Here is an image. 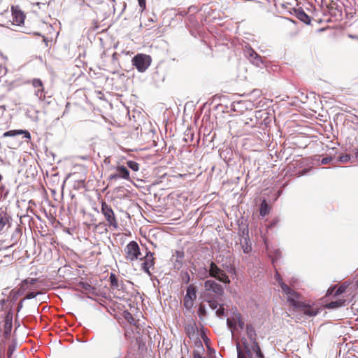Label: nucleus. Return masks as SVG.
I'll return each instance as SVG.
<instances>
[{"label": "nucleus", "instance_id": "nucleus-1", "mask_svg": "<svg viewBox=\"0 0 358 358\" xmlns=\"http://www.w3.org/2000/svg\"><path fill=\"white\" fill-rule=\"evenodd\" d=\"M254 125L241 117L234 118L229 122V131L233 136L248 135Z\"/></svg>", "mask_w": 358, "mask_h": 358}, {"label": "nucleus", "instance_id": "nucleus-2", "mask_svg": "<svg viewBox=\"0 0 358 358\" xmlns=\"http://www.w3.org/2000/svg\"><path fill=\"white\" fill-rule=\"evenodd\" d=\"M101 212L105 217L107 225L109 227L117 229L118 222L115 214L110 206L105 201H101Z\"/></svg>", "mask_w": 358, "mask_h": 358}, {"label": "nucleus", "instance_id": "nucleus-3", "mask_svg": "<svg viewBox=\"0 0 358 358\" xmlns=\"http://www.w3.org/2000/svg\"><path fill=\"white\" fill-rule=\"evenodd\" d=\"M282 292L287 296V302L294 310L300 306V294L289 287L286 284L282 285Z\"/></svg>", "mask_w": 358, "mask_h": 358}, {"label": "nucleus", "instance_id": "nucleus-4", "mask_svg": "<svg viewBox=\"0 0 358 358\" xmlns=\"http://www.w3.org/2000/svg\"><path fill=\"white\" fill-rule=\"evenodd\" d=\"M208 272L210 277L214 278L224 284L231 283V280L226 272L218 267L214 262H211L210 263Z\"/></svg>", "mask_w": 358, "mask_h": 358}, {"label": "nucleus", "instance_id": "nucleus-5", "mask_svg": "<svg viewBox=\"0 0 358 358\" xmlns=\"http://www.w3.org/2000/svg\"><path fill=\"white\" fill-rule=\"evenodd\" d=\"M151 57L145 54H138L132 59V64L139 72H144L151 64Z\"/></svg>", "mask_w": 358, "mask_h": 358}, {"label": "nucleus", "instance_id": "nucleus-6", "mask_svg": "<svg viewBox=\"0 0 358 358\" xmlns=\"http://www.w3.org/2000/svg\"><path fill=\"white\" fill-rule=\"evenodd\" d=\"M125 259L130 262L139 259L141 255L140 248L136 241L129 242L124 248Z\"/></svg>", "mask_w": 358, "mask_h": 358}, {"label": "nucleus", "instance_id": "nucleus-7", "mask_svg": "<svg viewBox=\"0 0 358 358\" xmlns=\"http://www.w3.org/2000/svg\"><path fill=\"white\" fill-rule=\"evenodd\" d=\"M196 299V287L192 284L189 285L187 288L186 294L184 297L183 304L184 306L187 309H191L193 306L194 301Z\"/></svg>", "mask_w": 358, "mask_h": 358}, {"label": "nucleus", "instance_id": "nucleus-8", "mask_svg": "<svg viewBox=\"0 0 358 358\" xmlns=\"http://www.w3.org/2000/svg\"><path fill=\"white\" fill-rule=\"evenodd\" d=\"M139 260L143 261V263L141 264L143 271L150 276L151 272L150 269L153 268L155 264L154 253L150 251H148L145 257H140Z\"/></svg>", "mask_w": 358, "mask_h": 358}, {"label": "nucleus", "instance_id": "nucleus-9", "mask_svg": "<svg viewBox=\"0 0 358 358\" xmlns=\"http://www.w3.org/2000/svg\"><path fill=\"white\" fill-rule=\"evenodd\" d=\"M227 323L228 327L231 329L232 333L236 329L237 326L240 329H243L245 325L241 314L238 312L234 313L233 315L227 320Z\"/></svg>", "mask_w": 358, "mask_h": 358}, {"label": "nucleus", "instance_id": "nucleus-10", "mask_svg": "<svg viewBox=\"0 0 358 358\" xmlns=\"http://www.w3.org/2000/svg\"><path fill=\"white\" fill-rule=\"evenodd\" d=\"M204 287L206 291L213 292L217 296H222L224 294L223 287L213 280H207L205 281Z\"/></svg>", "mask_w": 358, "mask_h": 358}, {"label": "nucleus", "instance_id": "nucleus-11", "mask_svg": "<svg viewBox=\"0 0 358 358\" xmlns=\"http://www.w3.org/2000/svg\"><path fill=\"white\" fill-rule=\"evenodd\" d=\"M32 86L36 89L34 94L40 99L44 100L45 98L43 84L41 80L34 78L31 80Z\"/></svg>", "mask_w": 358, "mask_h": 358}, {"label": "nucleus", "instance_id": "nucleus-12", "mask_svg": "<svg viewBox=\"0 0 358 358\" xmlns=\"http://www.w3.org/2000/svg\"><path fill=\"white\" fill-rule=\"evenodd\" d=\"M10 216L4 210L0 209V233L5 232L10 227Z\"/></svg>", "mask_w": 358, "mask_h": 358}, {"label": "nucleus", "instance_id": "nucleus-13", "mask_svg": "<svg viewBox=\"0 0 358 358\" xmlns=\"http://www.w3.org/2000/svg\"><path fill=\"white\" fill-rule=\"evenodd\" d=\"M245 52L249 60L256 66H259L263 63L261 56H259L252 48H248L245 50Z\"/></svg>", "mask_w": 358, "mask_h": 358}, {"label": "nucleus", "instance_id": "nucleus-14", "mask_svg": "<svg viewBox=\"0 0 358 358\" xmlns=\"http://www.w3.org/2000/svg\"><path fill=\"white\" fill-rule=\"evenodd\" d=\"M116 171L117 173L110 176V178H123L124 180H130L129 172L125 166L122 165H118L116 167Z\"/></svg>", "mask_w": 358, "mask_h": 358}, {"label": "nucleus", "instance_id": "nucleus-15", "mask_svg": "<svg viewBox=\"0 0 358 358\" xmlns=\"http://www.w3.org/2000/svg\"><path fill=\"white\" fill-rule=\"evenodd\" d=\"M300 304L301 305L299 306L298 308L295 309L294 310H300L304 315L308 316H315L318 313V310L314 308L313 306L306 304L302 301H301Z\"/></svg>", "mask_w": 358, "mask_h": 358}, {"label": "nucleus", "instance_id": "nucleus-16", "mask_svg": "<svg viewBox=\"0 0 358 358\" xmlns=\"http://www.w3.org/2000/svg\"><path fill=\"white\" fill-rule=\"evenodd\" d=\"M13 321V313L11 312V308H10L9 311L8 312L5 320H4V326H3V334L6 338H8L12 330V324Z\"/></svg>", "mask_w": 358, "mask_h": 358}, {"label": "nucleus", "instance_id": "nucleus-17", "mask_svg": "<svg viewBox=\"0 0 358 358\" xmlns=\"http://www.w3.org/2000/svg\"><path fill=\"white\" fill-rule=\"evenodd\" d=\"M16 135H22V138H25V141L29 142L31 140V134L27 130L17 129L10 130L3 134V137L15 136Z\"/></svg>", "mask_w": 358, "mask_h": 358}, {"label": "nucleus", "instance_id": "nucleus-18", "mask_svg": "<svg viewBox=\"0 0 358 358\" xmlns=\"http://www.w3.org/2000/svg\"><path fill=\"white\" fill-rule=\"evenodd\" d=\"M248 356L250 358H264L260 347L257 342L252 344L251 349L248 350Z\"/></svg>", "mask_w": 358, "mask_h": 358}, {"label": "nucleus", "instance_id": "nucleus-19", "mask_svg": "<svg viewBox=\"0 0 358 358\" xmlns=\"http://www.w3.org/2000/svg\"><path fill=\"white\" fill-rule=\"evenodd\" d=\"M13 23L17 25H20L24 22L25 15L24 13L19 10L13 9Z\"/></svg>", "mask_w": 358, "mask_h": 358}, {"label": "nucleus", "instance_id": "nucleus-20", "mask_svg": "<svg viewBox=\"0 0 358 358\" xmlns=\"http://www.w3.org/2000/svg\"><path fill=\"white\" fill-rule=\"evenodd\" d=\"M240 244L244 253L249 254L251 252L252 246L248 235L241 239Z\"/></svg>", "mask_w": 358, "mask_h": 358}, {"label": "nucleus", "instance_id": "nucleus-21", "mask_svg": "<svg viewBox=\"0 0 358 358\" xmlns=\"http://www.w3.org/2000/svg\"><path fill=\"white\" fill-rule=\"evenodd\" d=\"M197 327L194 322H189L185 327V331L189 338H194L196 336Z\"/></svg>", "mask_w": 358, "mask_h": 358}, {"label": "nucleus", "instance_id": "nucleus-22", "mask_svg": "<svg viewBox=\"0 0 358 358\" xmlns=\"http://www.w3.org/2000/svg\"><path fill=\"white\" fill-rule=\"evenodd\" d=\"M78 286L83 289L87 293L94 294L96 289L87 282H80Z\"/></svg>", "mask_w": 358, "mask_h": 358}, {"label": "nucleus", "instance_id": "nucleus-23", "mask_svg": "<svg viewBox=\"0 0 358 358\" xmlns=\"http://www.w3.org/2000/svg\"><path fill=\"white\" fill-rule=\"evenodd\" d=\"M345 300L339 299L335 301H331L325 305V308L328 309L337 308L345 306Z\"/></svg>", "mask_w": 358, "mask_h": 358}, {"label": "nucleus", "instance_id": "nucleus-24", "mask_svg": "<svg viewBox=\"0 0 358 358\" xmlns=\"http://www.w3.org/2000/svg\"><path fill=\"white\" fill-rule=\"evenodd\" d=\"M246 333L248 335V337L250 338L251 341H252V343L254 342H256V333L254 327L252 324H247L246 325Z\"/></svg>", "mask_w": 358, "mask_h": 358}, {"label": "nucleus", "instance_id": "nucleus-25", "mask_svg": "<svg viewBox=\"0 0 358 358\" xmlns=\"http://www.w3.org/2000/svg\"><path fill=\"white\" fill-rule=\"evenodd\" d=\"M296 17L299 20L303 22L306 24H309L310 22L309 16L303 11L299 10L296 13Z\"/></svg>", "mask_w": 358, "mask_h": 358}, {"label": "nucleus", "instance_id": "nucleus-26", "mask_svg": "<svg viewBox=\"0 0 358 358\" xmlns=\"http://www.w3.org/2000/svg\"><path fill=\"white\" fill-rule=\"evenodd\" d=\"M270 208L266 200H264L261 204L259 209V214L262 216H265L269 213Z\"/></svg>", "mask_w": 358, "mask_h": 358}, {"label": "nucleus", "instance_id": "nucleus-27", "mask_svg": "<svg viewBox=\"0 0 358 358\" xmlns=\"http://www.w3.org/2000/svg\"><path fill=\"white\" fill-rule=\"evenodd\" d=\"M109 280H110V286L112 287L118 288V287H119L118 280H117L115 274L111 273L110 275Z\"/></svg>", "mask_w": 358, "mask_h": 358}, {"label": "nucleus", "instance_id": "nucleus-28", "mask_svg": "<svg viewBox=\"0 0 358 358\" xmlns=\"http://www.w3.org/2000/svg\"><path fill=\"white\" fill-rule=\"evenodd\" d=\"M348 284H347L346 282H344L343 283L336 291H335V293H334V296H338V295H341V294L345 292L348 287Z\"/></svg>", "mask_w": 358, "mask_h": 358}, {"label": "nucleus", "instance_id": "nucleus-29", "mask_svg": "<svg viewBox=\"0 0 358 358\" xmlns=\"http://www.w3.org/2000/svg\"><path fill=\"white\" fill-rule=\"evenodd\" d=\"M124 317L131 324H135L136 320H135L134 316L132 315V314H131L128 311H125L124 313Z\"/></svg>", "mask_w": 358, "mask_h": 358}, {"label": "nucleus", "instance_id": "nucleus-30", "mask_svg": "<svg viewBox=\"0 0 358 358\" xmlns=\"http://www.w3.org/2000/svg\"><path fill=\"white\" fill-rule=\"evenodd\" d=\"M127 166L129 169H131L134 171H138L139 170V164L134 161H128Z\"/></svg>", "mask_w": 358, "mask_h": 358}, {"label": "nucleus", "instance_id": "nucleus-31", "mask_svg": "<svg viewBox=\"0 0 358 358\" xmlns=\"http://www.w3.org/2000/svg\"><path fill=\"white\" fill-rule=\"evenodd\" d=\"M19 295L20 294L17 292V291L16 290V289H13L10 291L9 296L8 297V300L15 301L17 299Z\"/></svg>", "mask_w": 358, "mask_h": 358}, {"label": "nucleus", "instance_id": "nucleus-32", "mask_svg": "<svg viewBox=\"0 0 358 358\" xmlns=\"http://www.w3.org/2000/svg\"><path fill=\"white\" fill-rule=\"evenodd\" d=\"M28 289V286L27 284H24V280L21 282L19 285V288L16 289L20 295L22 294L27 289Z\"/></svg>", "mask_w": 358, "mask_h": 358}, {"label": "nucleus", "instance_id": "nucleus-33", "mask_svg": "<svg viewBox=\"0 0 358 358\" xmlns=\"http://www.w3.org/2000/svg\"><path fill=\"white\" fill-rule=\"evenodd\" d=\"M198 314L200 317H204L206 314L205 306L202 304L200 305L198 310Z\"/></svg>", "mask_w": 358, "mask_h": 358}, {"label": "nucleus", "instance_id": "nucleus-34", "mask_svg": "<svg viewBox=\"0 0 358 358\" xmlns=\"http://www.w3.org/2000/svg\"><path fill=\"white\" fill-rule=\"evenodd\" d=\"M216 315L218 317H222L224 315V308L223 305H220L219 308L216 310Z\"/></svg>", "mask_w": 358, "mask_h": 358}, {"label": "nucleus", "instance_id": "nucleus-35", "mask_svg": "<svg viewBox=\"0 0 358 358\" xmlns=\"http://www.w3.org/2000/svg\"><path fill=\"white\" fill-rule=\"evenodd\" d=\"M23 280H24V284H27V285L29 284L31 285H35L36 283V282L38 281V280L36 278H27Z\"/></svg>", "mask_w": 358, "mask_h": 358}, {"label": "nucleus", "instance_id": "nucleus-36", "mask_svg": "<svg viewBox=\"0 0 358 358\" xmlns=\"http://www.w3.org/2000/svg\"><path fill=\"white\" fill-rule=\"evenodd\" d=\"M275 278L276 281L278 282V285H280V288L282 289V285L285 283L283 282L282 279L278 273H276Z\"/></svg>", "mask_w": 358, "mask_h": 358}, {"label": "nucleus", "instance_id": "nucleus-37", "mask_svg": "<svg viewBox=\"0 0 358 358\" xmlns=\"http://www.w3.org/2000/svg\"><path fill=\"white\" fill-rule=\"evenodd\" d=\"M139 6L141 8V11H143L146 8V0H138Z\"/></svg>", "mask_w": 358, "mask_h": 358}, {"label": "nucleus", "instance_id": "nucleus-38", "mask_svg": "<svg viewBox=\"0 0 358 358\" xmlns=\"http://www.w3.org/2000/svg\"><path fill=\"white\" fill-rule=\"evenodd\" d=\"M336 287V285L329 287L327 292V296H331V295L334 296V293H335L334 291H335Z\"/></svg>", "mask_w": 358, "mask_h": 358}, {"label": "nucleus", "instance_id": "nucleus-39", "mask_svg": "<svg viewBox=\"0 0 358 358\" xmlns=\"http://www.w3.org/2000/svg\"><path fill=\"white\" fill-rule=\"evenodd\" d=\"M38 294V292H29L26 295L25 299H31L36 297Z\"/></svg>", "mask_w": 358, "mask_h": 358}, {"label": "nucleus", "instance_id": "nucleus-40", "mask_svg": "<svg viewBox=\"0 0 358 358\" xmlns=\"http://www.w3.org/2000/svg\"><path fill=\"white\" fill-rule=\"evenodd\" d=\"M208 303H209V306L210 307V308H212L213 310L216 309L218 306V303L216 301H209Z\"/></svg>", "mask_w": 358, "mask_h": 358}, {"label": "nucleus", "instance_id": "nucleus-41", "mask_svg": "<svg viewBox=\"0 0 358 358\" xmlns=\"http://www.w3.org/2000/svg\"><path fill=\"white\" fill-rule=\"evenodd\" d=\"M15 350V347L13 345H9L7 351V356L10 358L12 356V354Z\"/></svg>", "mask_w": 358, "mask_h": 358}, {"label": "nucleus", "instance_id": "nucleus-42", "mask_svg": "<svg viewBox=\"0 0 358 358\" xmlns=\"http://www.w3.org/2000/svg\"><path fill=\"white\" fill-rule=\"evenodd\" d=\"M237 351H238V358H245L243 355V352L241 350L239 344L237 345Z\"/></svg>", "mask_w": 358, "mask_h": 358}, {"label": "nucleus", "instance_id": "nucleus-43", "mask_svg": "<svg viewBox=\"0 0 358 358\" xmlns=\"http://www.w3.org/2000/svg\"><path fill=\"white\" fill-rule=\"evenodd\" d=\"M227 271L229 273H236V268L234 265H230V266H227Z\"/></svg>", "mask_w": 358, "mask_h": 358}, {"label": "nucleus", "instance_id": "nucleus-44", "mask_svg": "<svg viewBox=\"0 0 358 358\" xmlns=\"http://www.w3.org/2000/svg\"><path fill=\"white\" fill-rule=\"evenodd\" d=\"M193 358H205L203 357L199 352L194 351L193 352Z\"/></svg>", "mask_w": 358, "mask_h": 358}, {"label": "nucleus", "instance_id": "nucleus-45", "mask_svg": "<svg viewBox=\"0 0 358 358\" xmlns=\"http://www.w3.org/2000/svg\"><path fill=\"white\" fill-rule=\"evenodd\" d=\"M333 159L334 158H322V159L321 161V164H327Z\"/></svg>", "mask_w": 358, "mask_h": 358}, {"label": "nucleus", "instance_id": "nucleus-46", "mask_svg": "<svg viewBox=\"0 0 358 358\" xmlns=\"http://www.w3.org/2000/svg\"><path fill=\"white\" fill-rule=\"evenodd\" d=\"M22 302H23V300H22L19 304H18V307H17V311H20V308H22Z\"/></svg>", "mask_w": 358, "mask_h": 358}, {"label": "nucleus", "instance_id": "nucleus-47", "mask_svg": "<svg viewBox=\"0 0 358 358\" xmlns=\"http://www.w3.org/2000/svg\"><path fill=\"white\" fill-rule=\"evenodd\" d=\"M348 159L349 158H343V157L339 158L340 162H348Z\"/></svg>", "mask_w": 358, "mask_h": 358}, {"label": "nucleus", "instance_id": "nucleus-48", "mask_svg": "<svg viewBox=\"0 0 358 358\" xmlns=\"http://www.w3.org/2000/svg\"><path fill=\"white\" fill-rule=\"evenodd\" d=\"M6 303V300L5 299H1V301H0V304H1L2 306Z\"/></svg>", "mask_w": 358, "mask_h": 358}, {"label": "nucleus", "instance_id": "nucleus-49", "mask_svg": "<svg viewBox=\"0 0 358 358\" xmlns=\"http://www.w3.org/2000/svg\"><path fill=\"white\" fill-rule=\"evenodd\" d=\"M355 150H356L355 152V157H358V148H357Z\"/></svg>", "mask_w": 358, "mask_h": 358}, {"label": "nucleus", "instance_id": "nucleus-50", "mask_svg": "<svg viewBox=\"0 0 358 358\" xmlns=\"http://www.w3.org/2000/svg\"><path fill=\"white\" fill-rule=\"evenodd\" d=\"M148 22H152L153 23L154 22L153 19H152V18L148 19Z\"/></svg>", "mask_w": 358, "mask_h": 358}, {"label": "nucleus", "instance_id": "nucleus-51", "mask_svg": "<svg viewBox=\"0 0 358 358\" xmlns=\"http://www.w3.org/2000/svg\"><path fill=\"white\" fill-rule=\"evenodd\" d=\"M84 182H85V180H80V182H81L82 184H84Z\"/></svg>", "mask_w": 358, "mask_h": 358}, {"label": "nucleus", "instance_id": "nucleus-52", "mask_svg": "<svg viewBox=\"0 0 358 358\" xmlns=\"http://www.w3.org/2000/svg\"><path fill=\"white\" fill-rule=\"evenodd\" d=\"M145 26H149V25H150V24H148V23H145Z\"/></svg>", "mask_w": 358, "mask_h": 358}, {"label": "nucleus", "instance_id": "nucleus-53", "mask_svg": "<svg viewBox=\"0 0 358 358\" xmlns=\"http://www.w3.org/2000/svg\"><path fill=\"white\" fill-rule=\"evenodd\" d=\"M345 157H350V155H346Z\"/></svg>", "mask_w": 358, "mask_h": 358}, {"label": "nucleus", "instance_id": "nucleus-54", "mask_svg": "<svg viewBox=\"0 0 358 358\" xmlns=\"http://www.w3.org/2000/svg\"><path fill=\"white\" fill-rule=\"evenodd\" d=\"M0 358H3V357H1V355H0Z\"/></svg>", "mask_w": 358, "mask_h": 358}, {"label": "nucleus", "instance_id": "nucleus-55", "mask_svg": "<svg viewBox=\"0 0 358 358\" xmlns=\"http://www.w3.org/2000/svg\"><path fill=\"white\" fill-rule=\"evenodd\" d=\"M113 1H115V0H113Z\"/></svg>", "mask_w": 358, "mask_h": 358}]
</instances>
